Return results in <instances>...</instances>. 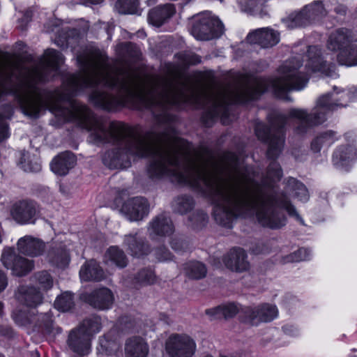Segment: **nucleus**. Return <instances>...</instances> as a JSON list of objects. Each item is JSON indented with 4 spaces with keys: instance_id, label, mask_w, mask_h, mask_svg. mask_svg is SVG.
<instances>
[{
    "instance_id": "obj_41",
    "label": "nucleus",
    "mask_w": 357,
    "mask_h": 357,
    "mask_svg": "<svg viewBox=\"0 0 357 357\" xmlns=\"http://www.w3.org/2000/svg\"><path fill=\"white\" fill-rule=\"evenodd\" d=\"M102 162L109 169H117V148L105 152Z\"/></svg>"
},
{
    "instance_id": "obj_5",
    "label": "nucleus",
    "mask_w": 357,
    "mask_h": 357,
    "mask_svg": "<svg viewBox=\"0 0 357 357\" xmlns=\"http://www.w3.org/2000/svg\"><path fill=\"white\" fill-rule=\"evenodd\" d=\"M1 259L3 265L7 269H10L16 276L25 275L33 268L32 261L17 255L10 248L3 249Z\"/></svg>"
},
{
    "instance_id": "obj_12",
    "label": "nucleus",
    "mask_w": 357,
    "mask_h": 357,
    "mask_svg": "<svg viewBox=\"0 0 357 357\" xmlns=\"http://www.w3.org/2000/svg\"><path fill=\"white\" fill-rule=\"evenodd\" d=\"M123 244L131 255L139 257L150 252V247L139 231L125 235Z\"/></svg>"
},
{
    "instance_id": "obj_19",
    "label": "nucleus",
    "mask_w": 357,
    "mask_h": 357,
    "mask_svg": "<svg viewBox=\"0 0 357 357\" xmlns=\"http://www.w3.org/2000/svg\"><path fill=\"white\" fill-rule=\"evenodd\" d=\"M16 297L20 303L30 307H36L43 301L42 294L33 287L20 286Z\"/></svg>"
},
{
    "instance_id": "obj_34",
    "label": "nucleus",
    "mask_w": 357,
    "mask_h": 357,
    "mask_svg": "<svg viewBox=\"0 0 357 357\" xmlns=\"http://www.w3.org/2000/svg\"><path fill=\"white\" fill-rule=\"evenodd\" d=\"M99 344L100 347L98 348V352L102 354L105 353L107 355L112 354L119 349L118 343L116 341L111 340L109 334L100 337Z\"/></svg>"
},
{
    "instance_id": "obj_51",
    "label": "nucleus",
    "mask_w": 357,
    "mask_h": 357,
    "mask_svg": "<svg viewBox=\"0 0 357 357\" xmlns=\"http://www.w3.org/2000/svg\"><path fill=\"white\" fill-rule=\"evenodd\" d=\"M347 96L349 100H352L354 98L357 97V89H351L347 93Z\"/></svg>"
},
{
    "instance_id": "obj_55",
    "label": "nucleus",
    "mask_w": 357,
    "mask_h": 357,
    "mask_svg": "<svg viewBox=\"0 0 357 357\" xmlns=\"http://www.w3.org/2000/svg\"><path fill=\"white\" fill-rule=\"evenodd\" d=\"M3 305L2 302L0 301V317L3 314Z\"/></svg>"
},
{
    "instance_id": "obj_9",
    "label": "nucleus",
    "mask_w": 357,
    "mask_h": 357,
    "mask_svg": "<svg viewBox=\"0 0 357 357\" xmlns=\"http://www.w3.org/2000/svg\"><path fill=\"white\" fill-rule=\"evenodd\" d=\"M148 231L151 238L169 236L174 231L172 220L165 213L160 214L149 222Z\"/></svg>"
},
{
    "instance_id": "obj_45",
    "label": "nucleus",
    "mask_w": 357,
    "mask_h": 357,
    "mask_svg": "<svg viewBox=\"0 0 357 357\" xmlns=\"http://www.w3.org/2000/svg\"><path fill=\"white\" fill-rule=\"evenodd\" d=\"M170 244L172 248L175 251H184L188 248V243L178 238H174Z\"/></svg>"
},
{
    "instance_id": "obj_27",
    "label": "nucleus",
    "mask_w": 357,
    "mask_h": 357,
    "mask_svg": "<svg viewBox=\"0 0 357 357\" xmlns=\"http://www.w3.org/2000/svg\"><path fill=\"white\" fill-rule=\"evenodd\" d=\"M156 282V275L150 268L140 269L132 278V285L139 289L144 286L151 285Z\"/></svg>"
},
{
    "instance_id": "obj_50",
    "label": "nucleus",
    "mask_w": 357,
    "mask_h": 357,
    "mask_svg": "<svg viewBox=\"0 0 357 357\" xmlns=\"http://www.w3.org/2000/svg\"><path fill=\"white\" fill-rule=\"evenodd\" d=\"M56 43L59 46L63 47V46H68V44L70 43V42L66 36L63 37L59 35V38L56 40Z\"/></svg>"
},
{
    "instance_id": "obj_38",
    "label": "nucleus",
    "mask_w": 357,
    "mask_h": 357,
    "mask_svg": "<svg viewBox=\"0 0 357 357\" xmlns=\"http://www.w3.org/2000/svg\"><path fill=\"white\" fill-rule=\"evenodd\" d=\"M34 278L38 282L40 288L47 290L52 288L53 280L50 273L47 271H41L35 274Z\"/></svg>"
},
{
    "instance_id": "obj_13",
    "label": "nucleus",
    "mask_w": 357,
    "mask_h": 357,
    "mask_svg": "<svg viewBox=\"0 0 357 357\" xmlns=\"http://www.w3.org/2000/svg\"><path fill=\"white\" fill-rule=\"evenodd\" d=\"M67 343L73 352L85 355L88 354L90 348V337L79 327L70 331Z\"/></svg>"
},
{
    "instance_id": "obj_26",
    "label": "nucleus",
    "mask_w": 357,
    "mask_h": 357,
    "mask_svg": "<svg viewBox=\"0 0 357 357\" xmlns=\"http://www.w3.org/2000/svg\"><path fill=\"white\" fill-rule=\"evenodd\" d=\"M314 74H319L320 76L337 78L338 74L335 71V66L327 63L321 56L314 55Z\"/></svg>"
},
{
    "instance_id": "obj_31",
    "label": "nucleus",
    "mask_w": 357,
    "mask_h": 357,
    "mask_svg": "<svg viewBox=\"0 0 357 357\" xmlns=\"http://www.w3.org/2000/svg\"><path fill=\"white\" fill-rule=\"evenodd\" d=\"M195 202L191 196L182 195L176 197L172 203V208L175 213L184 214L194 207Z\"/></svg>"
},
{
    "instance_id": "obj_57",
    "label": "nucleus",
    "mask_w": 357,
    "mask_h": 357,
    "mask_svg": "<svg viewBox=\"0 0 357 357\" xmlns=\"http://www.w3.org/2000/svg\"><path fill=\"white\" fill-rule=\"evenodd\" d=\"M59 189L62 193H65L64 189L63 188V186L61 185L59 186Z\"/></svg>"
},
{
    "instance_id": "obj_28",
    "label": "nucleus",
    "mask_w": 357,
    "mask_h": 357,
    "mask_svg": "<svg viewBox=\"0 0 357 357\" xmlns=\"http://www.w3.org/2000/svg\"><path fill=\"white\" fill-rule=\"evenodd\" d=\"M337 59L340 65L357 66V44H349L338 53Z\"/></svg>"
},
{
    "instance_id": "obj_4",
    "label": "nucleus",
    "mask_w": 357,
    "mask_h": 357,
    "mask_svg": "<svg viewBox=\"0 0 357 357\" xmlns=\"http://www.w3.org/2000/svg\"><path fill=\"white\" fill-rule=\"evenodd\" d=\"M242 310L244 314V322L252 326L271 322L278 316V307L270 303L246 306Z\"/></svg>"
},
{
    "instance_id": "obj_1",
    "label": "nucleus",
    "mask_w": 357,
    "mask_h": 357,
    "mask_svg": "<svg viewBox=\"0 0 357 357\" xmlns=\"http://www.w3.org/2000/svg\"><path fill=\"white\" fill-rule=\"evenodd\" d=\"M301 66L298 59L292 58L279 68L277 77H243L234 87L214 89H196L184 82L161 77V80L168 84L164 97H161V178L168 177L208 198L214 205L215 222L227 228H231L238 217L255 215L262 226L280 229L286 224L280 208L303 223L287 195L307 202L310 197L305 185L289 178L285 192L280 194L272 183L282 176L281 167L275 159L284 146L285 126L291 119L296 134L307 132L312 121V115L307 110L293 108L287 116L270 115V128L262 122L255 123V135L261 142L268 143L267 157L273 159L268 165L267 178L261 181H257L258 174L254 168L244 166L234 153L225 152L218 160L207 148L192 151L188 142L176 135L171 124L174 118L169 112L172 108L182 109L192 105L207 109L202 116L207 126L218 116L224 124L229 123L231 105L257 99L266 91H271L278 98L291 100L288 92L303 89L310 79L307 74L298 71Z\"/></svg>"
},
{
    "instance_id": "obj_11",
    "label": "nucleus",
    "mask_w": 357,
    "mask_h": 357,
    "mask_svg": "<svg viewBox=\"0 0 357 357\" xmlns=\"http://www.w3.org/2000/svg\"><path fill=\"white\" fill-rule=\"evenodd\" d=\"M248 40L251 43L258 44L264 48L273 47L280 40L279 33L270 28H261L250 33Z\"/></svg>"
},
{
    "instance_id": "obj_48",
    "label": "nucleus",
    "mask_w": 357,
    "mask_h": 357,
    "mask_svg": "<svg viewBox=\"0 0 357 357\" xmlns=\"http://www.w3.org/2000/svg\"><path fill=\"white\" fill-rule=\"evenodd\" d=\"M120 47L122 50L128 52L130 50L133 51L134 53L132 56H137V47L131 43H125L120 45Z\"/></svg>"
},
{
    "instance_id": "obj_44",
    "label": "nucleus",
    "mask_w": 357,
    "mask_h": 357,
    "mask_svg": "<svg viewBox=\"0 0 357 357\" xmlns=\"http://www.w3.org/2000/svg\"><path fill=\"white\" fill-rule=\"evenodd\" d=\"M9 136L8 125L3 116L0 115V142L8 139Z\"/></svg>"
},
{
    "instance_id": "obj_8",
    "label": "nucleus",
    "mask_w": 357,
    "mask_h": 357,
    "mask_svg": "<svg viewBox=\"0 0 357 357\" xmlns=\"http://www.w3.org/2000/svg\"><path fill=\"white\" fill-rule=\"evenodd\" d=\"M39 213L38 204L32 200H22L16 203L12 211L14 220L22 225L35 223Z\"/></svg>"
},
{
    "instance_id": "obj_39",
    "label": "nucleus",
    "mask_w": 357,
    "mask_h": 357,
    "mask_svg": "<svg viewBox=\"0 0 357 357\" xmlns=\"http://www.w3.org/2000/svg\"><path fill=\"white\" fill-rule=\"evenodd\" d=\"M190 221L195 228L198 229L206 225L208 222V215L202 211H197L190 216Z\"/></svg>"
},
{
    "instance_id": "obj_23",
    "label": "nucleus",
    "mask_w": 357,
    "mask_h": 357,
    "mask_svg": "<svg viewBox=\"0 0 357 357\" xmlns=\"http://www.w3.org/2000/svg\"><path fill=\"white\" fill-rule=\"evenodd\" d=\"M312 15V6L311 4L306 5L299 12L294 13L284 20L287 27L289 29H294L306 25L310 22Z\"/></svg>"
},
{
    "instance_id": "obj_30",
    "label": "nucleus",
    "mask_w": 357,
    "mask_h": 357,
    "mask_svg": "<svg viewBox=\"0 0 357 357\" xmlns=\"http://www.w3.org/2000/svg\"><path fill=\"white\" fill-rule=\"evenodd\" d=\"M184 271L188 278L195 280L204 278L207 272L205 265L199 261H190L185 264Z\"/></svg>"
},
{
    "instance_id": "obj_3",
    "label": "nucleus",
    "mask_w": 357,
    "mask_h": 357,
    "mask_svg": "<svg viewBox=\"0 0 357 357\" xmlns=\"http://www.w3.org/2000/svg\"><path fill=\"white\" fill-rule=\"evenodd\" d=\"M196 347L194 340L184 334H172L165 342V349L170 357H192Z\"/></svg>"
},
{
    "instance_id": "obj_6",
    "label": "nucleus",
    "mask_w": 357,
    "mask_h": 357,
    "mask_svg": "<svg viewBox=\"0 0 357 357\" xmlns=\"http://www.w3.org/2000/svg\"><path fill=\"white\" fill-rule=\"evenodd\" d=\"M333 93H327L320 97L317 101V106L314 110V126L324 123L326 119L328 112L334 111L338 107H345L346 105L337 102V100L332 98L333 93L339 94L344 91L336 86L333 87Z\"/></svg>"
},
{
    "instance_id": "obj_58",
    "label": "nucleus",
    "mask_w": 357,
    "mask_h": 357,
    "mask_svg": "<svg viewBox=\"0 0 357 357\" xmlns=\"http://www.w3.org/2000/svg\"><path fill=\"white\" fill-rule=\"evenodd\" d=\"M52 31H55L57 33L59 31V29L56 27V29H52Z\"/></svg>"
},
{
    "instance_id": "obj_42",
    "label": "nucleus",
    "mask_w": 357,
    "mask_h": 357,
    "mask_svg": "<svg viewBox=\"0 0 357 357\" xmlns=\"http://www.w3.org/2000/svg\"><path fill=\"white\" fill-rule=\"evenodd\" d=\"M154 255L159 261H169L172 258L171 252L165 247H160L156 249Z\"/></svg>"
},
{
    "instance_id": "obj_25",
    "label": "nucleus",
    "mask_w": 357,
    "mask_h": 357,
    "mask_svg": "<svg viewBox=\"0 0 357 357\" xmlns=\"http://www.w3.org/2000/svg\"><path fill=\"white\" fill-rule=\"evenodd\" d=\"M356 158V152L351 146H341L334 152L333 162L337 167H344Z\"/></svg>"
},
{
    "instance_id": "obj_43",
    "label": "nucleus",
    "mask_w": 357,
    "mask_h": 357,
    "mask_svg": "<svg viewBox=\"0 0 357 357\" xmlns=\"http://www.w3.org/2000/svg\"><path fill=\"white\" fill-rule=\"evenodd\" d=\"M20 166L21 168L23 169V170L25 172H38L41 170V164L38 161L26 163L21 160Z\"/></svg>"
},
{
    "instance_id": "obj_47",
    "label": "nucleus",
    "mask_w": 357,
    "mask_h": 357,
    "mask_svg": "<svg viewBox=\"0 0 357 357\" xmlns=\"http://www.w3.org/2000/svg\"><path fill=\"white\" fill-rule=\"evenodd\" d=\"M326 14V9L320 1L314 2V15L324 16Z\"/></svg>"
},
{
    "instance_id": "obj_37",
    "label": "nucleus",
    "mask_w": 357,
    "mask_h": 357,
    "mask_svg": "<svg viewBox=\"0 0 357 357\" xmlns=\"http://www.w3.org/2000/svg\"><path fill=\"white\" fill-rule=\"evenodd\" d=\"M138 6V0H118L115 4L116 10L121 14L135 13Z\"/></svg>"
},
{
    "instance_id": "obj_16",
    "label": "nucleus",
    "mask_w": 357,
    "mask_h": 357,
    "mask_svg": "<svg viewBox=\"0 0 357 357\" xmlns=\"http://www.w3.org/2000/svg\"><path fill=\"white\" fill-rule=\"evenodd\" d=\"M355 39L351 31L342 28L333 31L328 39L327 47L331 51L340 52L345 49Z\"/></svg>"
},
{
    "instance_id": "obj_10",
    "label": "nucleus",
    "mask_w": 357,
    "mask_h": 357,
    "mask_svg": "<svg viewBox=\"0 0 357 357\" xmlns=\"http://www.w3.org/2000/svg\"><path fill=\"white\" fill-rule=\"evenodd\" d=\"M225 266L236 272H244L249 269L250 263L247 254L243 248H233L224 258Z\"/></svg>"
},
{
    "instance_id": "obj_2",
    "label": "nucleus",
    "mask_w": 357,
    "mask_h": 357,
    "mask_svg": "<svg viewBox=\"0 0 357 357\" xmlns=\"http://www.w3.org/2000/svg\"><path fill=\"white\" fill-rule=\"evenodd\" d=\"M190 32L197 40H208L220 37L224 33V25L211 12L205 11L192 17Z\"/></svg>"
},
{
    "instance_id": "obj_7",
    "label": "nucleus",
    "mask_w": 357,
    "mask_h": 357,
    "mask_svg": "<svg viewBox=\"0 0 357 357\" xmlns=\"http://www.w3.org/2000/svg\"><path fill=\"white\" fill-rule=\"evenodd\" d=\"M120 212L130 221H139L148 215L149 204L144 197H132L123 202Z\"/></svg>"
},
{
    "instance_id": "obj_49",
    "label": "nucleus",
    "mask_w": 357,
    "mask_h": 357,
    "mask_svg": "<svg viewBox=\"0 0 357 357\" xmlns=\"http://www.w3.org/2000/svg\"><path fill=\"white\" fill-rule=\"evenodd\" d=\"M8 285V278L6 275L0 270V293L2 292Z\"/></svg>"
},
{
    "instance_id": "obj_24",
    "label": "nucleus",
    "mask_w": 357,
    "mask_h": 357,
    "mask_svg": "<svg viewBox=\"0 0 357 357\" xmlns=\"http://www.w3.org/2000/svg\"><path fill=\"white\" fill-rule=\"evenodd\" d=\"M48 260L53 266L66 268L70 262V255L65 245L59 244L53 246L48 252Z\"/></svg>"
},
{
    "instance_id": "obj_14",
    "label": "nucleus",
    "mask_w": 357,
    "mask_h": 357,
    "mask_svg": "<svg viewBox=\"0 0 357 357\" xmlns=\"http://www.w3.org/2000/svg\"><path fill=\"white\" fill-rule=\"evenodd\" d=\"M76 157L70 151L58 154L50 163L51 170L59 176H66L76 164Z\"/></svg>"
},
{
    "instance_id": "obj_21",
    "label": "nucleus",
    "mask_w": 357,
    "mask_h": 357,
    "mask_svg": "<svg viewBox=\"0 0 357 357\" xmlns=\"http://www.w3.org/2000/svg\"><path fill=\"white\" fill-rule=\"evenodd\" d=\"M176 12L172 3L158 6L151 9L148 15L149 22L156 26H160L165 22L172 17Z\"/></svg>"
},
{
    "instance_id": "obj_20",
    "label": "nucleus",
    "mask_w": 357,
    "mask_h": 357,
    "mask_svg": "<svg viewBox=\"0 0 357 357\" xmlns=\"http://www.w3.org/2000/svg\"><path fill=\"white\" fill-rule=\"evenodd\" d=\"M149 347L141 337L133 336L128 338L125 344L126 357H146Z\"/></svg>"
},
{
    "instance_id": "obj_40",
    "label": "nucleus",
    "mask_w": 357,
    "mask_h": 357,
    "mask_svg": "<svg viewBox=\"0 0 357 357\" xmlns=\"http://www.w3.org/2000/svg\"><path fill=\"white\" fill-rule=\"evenodd\" d=\"M309 252L305 248H299L284 258V262H298L307 259Z\"/></svg>"
},
{
    "instance_id": "obj_36",
    "label": "nucleus",
    "mask_w": 357,
    "mask_h": 357,
    "mask_svg": "<svg viewBox=\"0 0 357 357\" xmlns=\"http://www.w3.org/2000/svg\"><path fill=\"white\" fill-rule=\"evenodd\" d=\"M74 306L73 295L66 292L58 296L54 302V307L59 311L67 312Z\"/></svg>"
},
{
    "instance_id": "obj_22",
    "label": "nucleus",
    "mask_w": 357,
    "mask_h": 357,
    "mask_svg": "<svg viewBox=\"0 0 357 357\" xmlns=\"http://www.w3.org/2000/svg\"><path fill=\"white\" fill-rule=\"evenodd\" d=\"M79 276L84 281H100L105 278L102 268L95 260L86 261L82 266Z\"/></svg>"
},
{
    "instance_id": "obj_33",
    "label": "nucleus",
    "mask_w": 357,
    "mask_h": 357,
    "mask_svg": "<svg viewBox=\"0 0 357 357\" xmlns=\"http://www.w3.org/2000/svg\"><path fill=\"white\" fill-rule=\"evenodd\" d=\"M40 326L45 333L53 335L61 333V328L54 324L50 312L43 314L40 318Z\"/></svg>"
},
{
    "instance_id": "obj_35",
    "label": "nucleus",
    "mask_w": 357,
    "mask_h": 357,
    "mask_svg": "<svg viewBox=\"0 0 357 357\" xmlns=\"http://www.w3.org/2000/svg\"><path fill=\"white\" fill-rule=\"evenodd\" d=\"M335 139V133L332 130L321 133L314 141V153L319 151L323 145L330 146Z\"/></svg>"
},
{
    "instance_id": "obj_32",
    "label": "nucleus",
    "mask_w": 357,
    "mask_h": 357,
    "mask_svg": "<svg viewBox=\"0 0 357 357\" xmlns=\"http://www.w3.org/2000/svg\"><path fill=\"white\" fill-rule=\"evenodd\" d=\"M79 327L90 337L91 335L100 331V318L98 316H91L85 319Z\"/></svg>"
},
{
    "instance_id": "obj_59",
    "label": "nucleus",
    "mask_w": 357,
    "mask_h": 357,
    "mask_svg": "<svg viewBox=\"0 0 357 357\" xmlns=\"http://www.w3.org/2000/svg\"><path fill=\"white\" fill-rule=\"evenodd\" d=\"M283 329H284V331H286L288 329V327L287 326H284V327H283Z\"/></svg>"
},
{
    "instance_id": "obj_17",
    "label": "nucleus",
    "mask_w": 357,
    "mask_h": 357,
    "mask_svg": "<svg viewBox=\"0 0 357 357\" xmlns=\"http://www.w3.org/2000/svg\"><path fill=\"white\" fill-rule=\"evenodd\" d=\"M114 301L110 289L106 287L93 291L87 298V302L94 308L107 310L112 307Z\"/></svg>"
},
{
    "instance_id": "obj_56",
    "label": "nucleus",
    "mask_w": 357,
    "mask_h": 357,
    "mask_svg": "<svg viewBox=\"0 0 357 357\" xmlns=\"http://www.w3.org/2000/svg\"><path fill=\"white\" fill-rule=\"evenodd\" d=\"M263 252V250H253V252L255 254L262 253Z\"/></svg>"
},
{
    "instance_id": "obj_18",
    "label": "nucleus",
    "mask_w": 357,
    "mask_h": 357,
    "mask_svg": "<svg viewBox=\"0 0 357 357\" xmlns=\"http://www.w3.org/2000/svg\"><path fill=\"white\" fill-rule=\"evenodd\" d=\"M18 250L26 255L36 257L40 255L45 249L44 243L31 236H25L17 241Z\"/></svg>"
},
{
    "instance_id": "obj_46",
    "label": "nucleus",
    "mask_w": 357,
    "mask_h": 357,
    "mask_svg": "<svg viewBox=\"0 0 357 357\" xmlns=\"http://www.w3.org/2000/svg\"><path fill=\"white\" fill-rule=\"evenodd\" d=\"M239 3L247 10L254 9L261 0H238Z\"/></svg>"
},
{
    "instance_id": "obj_52",
    "label": "nucleus",
    "mask_w": 357,
    "mask_h": 357,
    "mask_svg": "<svg viewBox=\"0 0 357 357\" xmlns=\"http://www.w3.org/2000/svg\"><path fill=\"white\" fill-rule=\"evenodd\" d=\"M201 62V59L199 56L193 54L191 56V59L188 61V63L195 64Z\"/></svg>"
},
{
    "instance_id": "obj_29",
    "label": "nucleus",
    "mask_w": 357,
    "mask_h": 357,
    "mask_svg": "<svg viewBox=\"0 0 357 357\" xmlns=\"http://www.w3.org/2000/svg\"><path fill=\"white\" fill-rule=\"evenodd\" d=\"M106 261H110L119 268H124L128 264V259L123 251L116 246L110 247L106 252Z\"/></svg>"
},
{
    "instance_id": "obj_15",
    "label": "nucleus",
    "mask_w": 357,
    "mask_h": 357,
    "mask_svg": "<svg viewBox=\"0 0 357 357\" xmlns=\"http://www.w3.org/2000/svg\"><path fill=\"white\" fill-rule=\"evenodd\" d=\"M243 308L244 307L239 306L237 303H228L208 309L206 310V314L208 316L210 320H215L231 318L236 314L240 313L241 319L244 321V314L242 310Z\"/></svg>"
},
{
    "instance_id": "obj_54",
    "label": "nucleus",
    "mask_w": 357,
    "mask_h": 357,
    "mask_svg": "<svg viewBox=\"0 0 357 357\" xmlns=\"http://www.w3.org/2000/svg\"><path fill=\"white\" fill-rule=\"evenodd\" d=\"M85 4H98L100 3L103 0H83Z\"/></svg>"
},
{
    "instance_id": "obj_53",
    "label": "nucleus",
    "mask_w": 357,
    "mask_h": 357,
    "mask_svg": "<svg viewBox=\"0 0 357 357\" xmlns=\"http://www.w3.org/2000/svg\"><path fill=\"white\" fill-rule=\"evenodd\" d=\"M160 319L162 321H163L167 325H169V324H171L172 323V319H169V317L168 316H167L166 314H160Z\"/></svg>"
}]
</instances>
